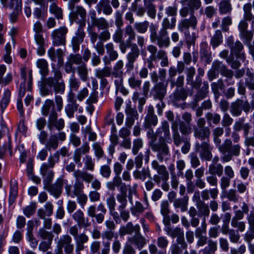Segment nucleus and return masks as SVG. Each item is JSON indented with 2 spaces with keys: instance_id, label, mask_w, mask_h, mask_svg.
<instances>
[{
  "instance_id": "680f3d73",
  "label": "nucleus",
  "mask_w": 254,
  "mask_h": 254,
  "mask_svg": "<svg viewBox=\"0 0 254 254\" xmlns=\"http://www.w3.org/2000/svg\"><path fill=\"white\" fill-rule=\"evenodd\" d=\"M128 84L130 87L133 89L140 88L142 81L138 79L134 74L131 75L128 78Z\"/></svg>"
},
{
  "instance_id": "4468645a",
  "label": "nucleus",
  "mask_w": 254,
  "mask_h": 254,
  "mask_svg": "<svg viewBox=\"0 0 254 254\" xmlns=\"http://www.w3.org/2000/svg\"><path fill=\"white\" fill-rule=\"evenodd\" d=\"M67 32V28L64 27L54 30L52 33L53 45L59 46L65 45Z\"/></svg>"
},
{
  "instance_id": "dca6fc26",
  "label": "nucleus",
  "mask_w": 254,
  "mask_h": 254,
  "mask_svg": "<svg viewBox=\"0 0 254 254\" xmlns=\"http://www.w3.org/2000/svg\"><path fill=\"white\" fill-rule=\"evenodd\" d=\"M64 180L62 178L57 179L53 184L50 183L44 186V188L55 197H59L62 192Z\"/></svg>"
},
{
  "instance_id": "a19ab883",
  "label": "nucleus",
  "mask_w": 254,
  "mask_h": 254,
  "mask_svg": "<svg viewBox=\"0 0 254 254\" xmlns=\"http://www.w3.org/2000/svg\"><path fill=\"white\" fill-rule=\"evenodd\" d=\"M232 9L229 0H222L219 4V11L221 14L230 13Z\"/></svg>"
},
{
  "instance_id": "c9c22d12",
  "label": "nucleus",
  "mask_w": 254,
  "mask_h": 254,
  "mask_svg": "<svg viewBox=\"0 0 254 254\" xmlns=\"http://www.w3.org/2000/svg\"><path fill=\"white\" fill-rule=\"evenodd\" d=\"M91 25L99 30H107L110 27L109 22L103 17H99Z\"/></svg>"
},
{
  "instance_id": "4be33fe9",
  "label": "nucleus",
  "mask_w": 254,
  "mask_h": 254,
  "mask_svg": "<svg viewBox=\"0 0 254 254\" xmlns=\"http://www.w3.org/2000/svg\"><path fill=\"white\" fill-rule=\"evenodd\" d=\"M158 123V118L154 114V108L149 106L147 109V113L145 118V127L150 128L152 126H155Z\"/></svg>"
},
{
  "instance_id": "0e129e2a",
  "label": "nucleus",
  "mask_w": 254,
  "mask_h": 254,
  "mask_svg": "<svg viewBox=\"0 0 254 254\" xmlns=\"http://www.w3.org/2000/svg\"><path fill=\"white\" fill-rule=\"evenodd\" d=\"M149 26V22L145 21L143 22H136L134 24V27L135 30L139 33H145Z\"/></svg>"
},
{
  "instance_id": "e2e57ef3",
  "label": "nucleus",
  "mask_w": 254,
  "mask_h": 254,
  "mask_svg": "<svg viewBox=\"0 0 254 254\" xmlns=\"http://www.w3.org/2000/svg\"><path fill=\"white\" fill-rule=\"evenodd\" d=\"M186 42L187 44L188 48H190L191 45L194 46L195 40L197 37V35L195 32L190 33L189 32H187L185 33Z\"/></svg>"
},
{
  "instance_id": "09e8293b",
  "label": "nucleus",
  "mask_w": 254,
  "mask_h": 254,
  "mask_svg": "<svg viewBox=\"0 0 254 254\" xmlns=\"http://www.w3.org/2000/svg\"><path fill=\"white\" fill-rule=\"evenodd\" d=\"M105 48L111 61H115L118 58V53L114 50V46L112 43L110 42L106 44Z\"/></svg>"
},
{
  "instance_id": "0eeeda50",
  "label": "nucleus",
  "mask_w": 254,
  "mask_h": 254,
  "mask_svg": "<svg viewBox=\"0 0 254 254\" xmlns=\"http://www.w3.org/2000/svg\"><path fill=\"white\" fill-rule=\"evenodd\" d=\"M107 212L104 204L99 203L97 207L95 205H90L88 206L86 210L87 215L91 218H95L98 224L102 223L104 220V214Z\"/></svg>"
},
{
  "instance_id": "aec40b11",
  "label": "nucleus",
  "mask_w": 254,
  "mask_h": 254,
  "mask_svg": "<svg viewBox=\"0 0 254 254\" xmlns=\"http://www.w3.org/2000/svg\"><path fill=\"white\" fill-rule=\"evenodd\" d=\"M125 113L127 115L125 125L128 128H130L134 125L135 120L138 119V114L136 109L130 107L126 109Z\"/></svg>"
},
{
  "instance_id": "412c9836",
  "label": "nucleus",
  "mask_w": 254,
  "mask_h": 254,
  "mask_svg": "<svg viewBox=\"0 0 254 254\" xmlns=\"http://www.w3.org/2000/svg\"><path fill=\"white\" fill-rule=\"evenodd\" d=\"M40 174L43 177L44 186L52 183L54 177V172L47 167L46 163H43L40 169Z\"/></svg>"
},
{
  "instance_id": "f03ea898",
  "label": "nucleus",
  "mask_w": 254,
  "mask_h": 254,
  "mask_svg": "<svg viewBox=\"0 0 254 254\" xmlns=\"http://www.w3.org/2000/svg\"><path fill=\"white\" fill-rule=\"evenodd\" d=\"M213 140L219 151L222 154L221 159L224 162L230 161L233 156H238L240 154L241 146L239 144L233 145L230 139H226L221 144L219 137H213Z\"/></svg>"
},
{
  "instance_id": "423d86ee",
  "label": "nucleus",
  "mask_w": 254,
  "mask_h": 254,
  "mask_svg": "<svg viewBox=\"0 0 254 254\" xmlns=\"http://www.w3.org/2000/svg\"><path fill=\"white\" fill-rule=\"evenodd\" d=\"M182 8L180 10V14L183 17H186L189 13L193 14L195 10L201 6V0H180Z\"/></svg>"
},
{
  "instance_id": "c85d7f7f",
  "label": "nucleus",
  "mask_w": 254,
  "mask_h": 254,
  "mask_svg": "<svg viewBox=\"0 0 254 254\" xmlns=\"http://www.w3.org/2000/svg\"><path fill=\"white\" fill-rule=\"evenodd\" d=\"M171 128L173 134L172 137L174 144L177 146H179L185 140L182 139L180 133L178 131V125L176 122H172Z\"/></svg>"
},
{
  "instance_id": "c03bdc74",
  "label": "nucleus",
  "mask_w": 254,
  "mask_h": 254,
  "mask_svg": "<svg viewBox=\"0 0 254 254\" xmlns=\"http://www.w3.org/2000/svg\"><path fill=\"white\" fill-rule=\"evenodd\" d=\"M1 4L5 8H13L18 9L22 5V0H9L7 2V0H0Z\"/></svg>"
},
{
  "instance_id": "864d4df0",
  "label": "nucleus",
  "mask_w": 254,
  "mask_h": 254,
  "mask_svg": "<svg viewBox=\"0 0 254 254\" xmlns=\"http://www.w3.org/2000/svg\"><path fill=\"white\" fill-rule=\"evenodd\" d=\"M208 87L209 85L208 82L204 81L203 83L202 87L199 91H198L196 95L195 100L196 102H198L199 100L202 99L206 96L208 91Z\"/></svg>"
},
{
  "instance_id": "58836bf2",
  "label": "nucleus",
  "mask_w": 254,
  "mask_h": 254,
  "mask_svg": "<svg viewBox=\"0 0 254 254\" xmlns=\"http://www.w3.org/2000/svg\"><path fill=\"white\" fill-rule=\"evenodd\" d=\"M189 197L185 196L182 198L175 199L174 206L175 208H180L182 212H185L188 209Z\"/></svg>"
},
{
  "instance_id": "4d7b16f0",
  "label": "nucleus",
  "mask_w": 254,
  "mask_h": 254,
  "mask_svg": "<svg viewBox=\"0 0 254 254\" xmlns=\"http://www.w3.org/2000/svg\"><path fill=\"white\" fill-rule=\"evenodd\" d=\"M124 66V62L122 60L118 61L113 67L112 74L114 77L122 76L123 73L122 69Z\"/></svg>"
},
{
  "instance_id": "f3484780",
  "label": "nucleus",
  "mask_w": 254,
  "mask_h": 254,
  "mask_svg": "<svg viewBox=\"0 0 254 254\" xmlns=\"http://www.w3.org/2000/svg\"><path fill=\"white\" fill-rule=\"evenodd\" d=\"M197 23L196 17L193 14H190V17L189 18L183 19L178 25V29L181 32L185 30H188L190 27L195 29Z\"/></svg>"
},
{
  "instance_id": "b1692460",
  "label": "nucleus",
  "mask_w": 254,
  "mask_h": 254,
  "mask_svg": "<svg viewBox=\"0 0 254 254\" xmlns=\"http://www.w3.org/2000/svg\"><path fill=\"white\" fill-rule=\"evenodd\" d=\"M140 232V226L138 224L133 225L131 222H128L125 226H122L119 230V234L121 236L126 234L131 235L133 232L135 234Z\"/></svg>"
},
{
  "instance_id": "4c0bfd02",
  "label": "nucleus",
  "mask_w": 254,
  "mask_h": 254,
  "mask_svg": "<svg viewBox=\"0 0 254 254\" xmlns=\"http://www.w3.org/2000/svg\"><path fill=\"white\" fill-rule=\"evenodd\" d=\"M46 148L50 151L52 149H56L59 145V141L57 134H52L45 144Z\"/></svg>"
},
{
  "instance_id": "774afa93",
  "label": "nucleus",
  "mask_w": 254,
  "mask_h": 254,
  "mask_svg": "<svg viewBox=\"0 0 254 254\" xmlns=\"http://www.w3.org/2000/svg\"><path fill=\"white\" fill-rule=\"evenodd\" d=\"M247 78H245V85L251 90H254V74L250 71L247 72Z\"/></svg>"
},
{
  "instance_id": "2f4dec72",
  "label": "nucleus",
  "mask_w": 254,
  "mask_h": 254,
  "mask_svg": "<svg viewBox=\"0 0 254 254\" xmlns=\"http://www.w3.org/2000/svg\"><path fill=\"white\" fill-rule=\"evenodd\" d=\"M251 128V126L249 123L245 124L243 119H240L238 121H236L233 126V129L235 131H240L241 129H243L244 135L245 134L247 131L249 132Z\"/></svg>"
},
{
  "instance_id": "f257e3e1",
  "label": "nucleus",
  "mask_w": 254,
  "mask_h": 254,
  "mask_svg": "<svg viewBox=\"0 0 254 254\" xmlns=\"http://www.w3.org/2000/svg\"><path fill=\"white\" fill-rule=\"evenodd\" d=\"M53 72L54 78L49 77L43 78L41 82V92L43 96H46L50 94L51 90L48 88L53 87L54 91L56 94H63L65 91V84L62 78L61 72L58 69L53 68Z\"/></svg>"
},
{
  "instance_id": "bf43d9fd",
  "label": "nucleus",
  "mask_w": 254,
  "mask_h": 254,
  "mask_svg": "<svg viewBox=\"0 0 254 254\" xmlns=\"http://www.w3.org/2000/svg\"><path fill=\"white\" fill-rule=\"evenodd\" d=\"M187 96V92L184 88H177L173 95L174 99L176 101L185 100Z\"/></svg>"
},
{
  "instance_id": "6e6552de",
  "label": "nucleus",
  "mask_w": 254,
  "mask_h": 254,
  "mask_svg": "<svg viewBox=\"0 0 254 254\" xmlns=\"http://www.w3.org/2000/svg\"><path fill=\"white\" fill-rule=\"evenodd\" d=\"M151 165L152 168L157 173V174L153 176V180L157 184H160L161 181H168L169 174L165 166L160 165L156 160H153Z\"/></svg>"
},
{
  "instance_id": "72a5a7b5",
  "label": "nucleus",
  "mask_w": 254,
  "mask_h": 254,
  "mask_svg": "<svg viewBox=\"0 0 254 254\" xmlns=\"http://www.w3.org/2000/svg\"><path fill=\"white\" fill-rule=\"evenodd\" d=\"M48 55L51 60L54 62L56 61L58 58L60 62L63 61V57L64 55L63 51L61 49H58L56 51L54 48L51 47L48 51Z\"/></svg>"
},
{
  "instance_id": "603ef678",
  "label": "nucleus",
  "mask_w": 254,
  "mask_h": 254,
  "mask_svg": "<svg viewBox=\"0 0 254 254\" xmlns=\"http://www.w3.org/2000/svg\"><path fill=\"white\" fill-rule=\"evenodd\" d=\"M201 58L208 64H209L211 60L212 57L211 53L207 49V44L205 43L202 44L201 48L200 51Z\"/></svg>"
},
{
  "instance_id": "473e14b6",
  "label": "nucleus",
  "mask_w": 254,
  "mask_h": 254,
  "mask_svg": "<svg viewBox=\"0 0 254 254\" xmlns=\"http://www.w3.org/2000/svg\"><path fill=\"white\" fill-rule=\"evenodd\" d=\"M36 65L40 69V73L42 76V78H46V76L49 73L48 62L45 59H39L36 62Z\"/></svg>"
},
{
  "instance_id": "a18cd8bd",
  "label": "nucleus",
  "mask_w": 254,
  "mask_h": 254,
  "mask_svg": "<svg viewBox=\"0 0 254 254\" xmlns=\"http://www.w3.org/2000/svg\"><path fill=\"white\" fill-rule=\"evenodd\" d=\"M127 188H122L120 190V193L117 195L118 201L121 203L119 207H126L127 206Z\"/></svg>"
},
{
  "instance_id": "a211bd4d",
  "label": "nucleus",
  "mask_w": 254,
  "mask_h": 254,
  "mask_svg": "<svg viewBox=\"0 0 254 254\" xmlns=\"http://www.w3.org/2000/svg\"><path fill=\"white\" fill-rule=\"evenodd\" d=\"M96 9L99 14L102 12L106 15H111L113 11L110 0H100L96 5Z\"/></svg>"
},
{
  "instance_id": "c756f323",
  "label": "nucleus",
  "mask_w": 254,
  "mask_h": 254,
  "mask_svg": "<svg viewBox=\"0 0 254 254\" xmlns=\"http://www.w3.org/2000/svg\"><path fill=\"white\" fill-rule=\"evenodd\" d=\"M21 71V78L23 80V81L21 83H24L26 84L27 82V90H31L32 82V71L31 70H29L28 72V77H27V72L25 67H22L20 69Z\"/></svg>"
},
{
  "instance_id": "6ab92c4d",
  "label": "nucleus",
  "mask_w": 254,
  "mask_h": 254,
  "mask_svg": "<svg viewBox=\"0 0 254 254\" xmlns=\"http://www.w3.org/2000/svg\"><path fill=\"white\" fill-rule=\"evenodd\" d=\"M152 42H157V45L159 48L168 47L170 45V41L168 31L160 30L157 37Z\"/></svg>"
},
{
  "instance_id": "79ce46f5",
  "label": "nucleus",
  "mask_w": 254,
  "mask_h": 254,
  "mask_svg": "<svg viewBox=\"0 0 254 254\" xmlns=\"http://www.w3.org/2000/svg\"><path fill=\"white\" fill-rule=\"evenodd\" d=\"M147 207L144 206L140 201H136L135 204L130 207V211L132 215L134 216H138L142 213Z\"/></svg>"
},
{
  "instance_id": "49530a36",
  "label": "nucleus",
  "mask_w": 254,
  "mask_h": 254,
  "mask_svg": "<svg viewBox=\"0 0 254 254\" xmlns=\"http://www.w3.org/2000/svg\"><path fill=\"white\" fill-rule=\"evenodd\" d=\"M37 236L43 241L52 242L54 238V235L52 232H49L45 230L44 228H40L37 232Z\"/></svg>"
},
{
  "instance_id": "e433bc0d",
  "label": "nucleus",
  "mask_w": 254,
  "mask_h": 254,
  "mask_svg": "<svg viewBox=\"0 0 254 254\" xmlns=\"http://www.w3.org/2000/svg\"><path fill=\"white\" fill-rule=\"evenodd\" d=\"M77 72L80 79L83 82H86L89 79L88 70L85 64H82L77 66Z\"/></svg>"
},
{
  "instance_id": "5701e85b",
  "label": "nucleus",
  "mask_w": 254,
  "mask_h": 254,
  "mask_svg": "<svg viewBox=\"0 0 254 254\" xmlns=\"http://www.w3.org/2000/svg\"><path fill=\"white\" fill-rule=\"evenodd\" d=\"M127 240L128 242L134 245L139 250L142 249L146 244L145 238L141 235L140 232L128 237Z\"/></svg>"
},
{
  "instance_id": "9d476101",
  "label": "nucleus",
  "mask_w": 254,
  "mask_h": 254,
  "mask_svg": "<svg viewBox=\"0 0 254 254\" xmlns=\"http://www.w3.org/2000/svg\"><path fill=\"white\" fill-rule=\"evenodd\" d=\"M150 147L153 151L158 152L157 157L160 162H163L164 157L169 154V147L163 139H159L158 143L152 142L150 144Z\"/></svg>"
},
{
  "instance_id": "69168bd1",
  "label": "nucleus",
  "mask_w": 254,
  "mask_h": 254,
  "mask_svg": "<svg viewBox=\"0 0 254 254\" xmlns=\"http://www.w3.org/2000/svg\"><path fill=\"white\" fill-rule=\"evenodd\" d=\"M196 205L200 214L204 216V218L209 215L210 210L209 206L203 201H199V203L196 204Z\"/></svg>"
},
{
  "instance_id": "ddd939ff",
  "label": "nucleus",
  "mask_w": 254,
  "mask_h": 254,
  "mask_svg": "<svg viewBox=\"0 0 254 254\" xmlns=\"http://www.w3.org/2000/svg\"><path fill=\"white\" fill-rule=\"evenodd\" d=\"M57 247L64 248L66 254H72L73 252L74 245L71 237L68 234L62 235L57 242Z\"/></svg>"
},
{
  "instance_id": "13d9d810",
  "label": "nucleus",
  "mask_w": 254,
  "mask_h": 254,
  "mask_svg": "<svg viewBox=\"0 0 254 254\" xmlns=\"http://www.w3.org/2000/svg\"><path fill=\"white\" fill-rule=\"evenodd\" d=\"M176 19L175 17H173L171 19V22L168 18H164L162 22V28L160 30L167 31L168 29H173L176 26Z\"/></svg>"
},
{
  "instance_id": "1a4fd4ad",
  "label": "nucleus",
  "mask_w": 254,
  "mask_h": 254,
  "mask_svg": "<svg viewBox=\"0 0 254 254\" xmlns=\"http://www.w3.org/2000/svg\"><path fill=\"white\" fill-rule=\"evenodd\" d=\"M227 44L232 54L235 55L238 59L242 61L245 59V55L243 52L244 46L241 42L237 41L234 42L233 38L230 37L227 40Z\"/></svg>"
},
{
  "instance_id": "37998d69",
  "label": "nucleus",
  "mask_w": 254,
  "mask_h": 254,
  "mask_svg": "<svg viewBox=\"0 0 254 254\" xmlns=\"http://www.w3.org/2000/svg\"><path fill=\"white\" fill-rule=\"evenodd\" d=\"M209 173L220 177L223 172V166L221 164H210L208 167Z\"/></svg>"
},
{
  "instance_id": "8fccbe9b",
  "label": "nucleus",
  "mask_w": 254,
  "mask_h": 254,
  "mask_svg": "<svg viewBox=\"0 0 254 254\" xmlns=\"http://www.w3.org/2000/svg\"><path fill=\"white\" fill-rule=\"evenodd\" d=\"M111 74V68L108 66L102 69H97L95 70V73L96 77L100 79H103L105 77H109Z\"/></svg>"
},
{
  "instance_id": "a878e982",
  "label": "nucleus",
  "mask_w": 254,
  "mask_h": 254,
  "mask_svg": "<svg viewBox=\"0 0 254 254\" xmlns=\"http://www.w3.org/2000/svg\"><path fill=\"white\" fill-rule=\"evenodd\" d=\"M106 187L112 191L115 190L116 187L119 188L120 190H121L122 188H127L126 184L123 183L121 178L118 176H115L112 181L108 182L106 183Z\"/></svg>"
},
{
  "instance_id": "cd10ccee",
  "label": "nucleus",
  "mask_w": 254,
  "mask_h": 254,
  "mask_svg": "<svg viewBox=\"0 0 254 254\" xmlns=\"http://www.w3.org/2000/svg\"><path fill=\"white\" fill-rule=\"evenodd\" d=\"M242 104L243 100L239 99H237L231 104L230 112L233 117H238L241 115Z\"/></svg>"
},
{
  "instance_id": "2eb2a0df",
  "label": "nucleus",
  "mask_w": 254,
  "mask_h": 254,
  "mask_svg": "<svg viewBox=\"0 0 254 254\" xmlns=\"http://www.w3.org/2000/svg\"><path fill=\"white\" fill-rule=\"evenodd\" d=\"M168 82H159L155 84L151 90V94L155 99L162 101L167 94Z\"/></svg>"
},
{
  "instance_id": "9b49d317",
  "label": "nucleus",
  "mask_w": 254,
  "mask_h": 254,
  "mask_svg": "<svg viewBox=\"0 0 254 254\" xmlns=\"http://www.w3.org/2000/svg\"><path fill=\"white\" fill-rule=\"evenodd\" d=\"M57 113L55 110L52 111L49 115L48 120V128L50 130H52L54 127L58 130H62L65 126L64 121L63 119H58Z\"/></svg>"
},
{
  "instance_id": "5fc2aeb1",
  "label": "nucleus",
  "mask_w": 254,
  "mask_h": 254,
  "mask_svg": "<svg viewBox=\"0 0 254 254\" xmlns=\"http://www.w3.org/2000/svg\"><path fill=\"white\" fill-rule=\"evenodd\" d=\"M157 59L160 60V65L162 67L168 66L169 60L167 53L163 50H159L157 54Z\"/></svg>"
},
{
  "instance_id": "6e6d98bb",
  "label": "nucleus",
  "mask_w": 254,
  "mask_h": 254,
  "mask_svg": "<svg viewBox=\"0 0 254 254\" xmlns=\"http://www.w3.org/2000/svg\"><path fill=\"white\" fill-rule=\"evenodd\" d=\"M110 139L111 143L109 147L108 151L109 154L112 155L115 153V146L119 143V137L117 135V133H111V134L110 137Z\"/></svg>"
},
{
  "instance_id": "de8ad7c7",
  "label": "nucleus",
  "mask_w": 254,
  "mask_h": 254,
  "mask_svg": "<svg viewBox=\"0 0 254 254\" xmlns=\"http://www.w3.org/2000/svg\"><path fill=\"white\" fill-rule=\"evenodd\" d=\"M133 176L135 179L144 181L147 177H150V173L148 170L143 168L141 171L134 170L133 172Z\"/></svg>"
},
{
  "instance_id": "f704fd0d",
  "label": "nucleus",
  "mask_w": 254,
  "mask_h": 254,
  "mask_svg": "<svg viewBox=\"0 0 254 254\" xmlns=\"http://www.w3.org/2000/svg\"><path fill=\"white\" fill-rule=\"evenodd\" d=\"M242 210H236L234 211V216L232 220H241L244 218V214H247L249 211V207L248 204L243 202L241 207Z\"/></svg>"
},
{
  "instance_id": "393cba45",
  "label": "nucleus",
  "mask_w": 254,
  "mask_h": 254,
  "mask_svg": "<svg viewBox=\"0 0 254 254\" xmlns=\"http://www.w3.org/2000/svg\"><path fill=\"white\" fill-rule=\"evenodd\" d=\"M72 217L80 226H82L84 228H87L89 227L91 225L90 223L88 222V218H87L86 221H85L84 213L80 209H78L74 212L73 214Z\"/></svg>"
},
{
  "instance_id": "f8f14e48",
  "label": "nucleus",
  "mask_w": 254,
  "mask_h": 254,
  "mask_svg": "<svg viewBox=\"0 0 254 254\" xmlns=\"http://www.w3.org/2000/svg\"><path fill=\"white\" fill-rule=\"evenodd\" d=\"M195 150L199 152L201 159L206 161H210L212 158L211 153L212 147L207 141H203L201 143L196 142L195 145Z\"/></svg>"
},
{
  "instance_id": "338daca9",
  "label": "nucleus",
  "mask_w": 254,
  "mask_h": 254,
  "mask_svg": "<svg viewBox=\"0 0 254 254\" xmlns=\"http://www.w3.org/2000/svg\"><path fill=\"white\" fill-rule=\"evenodd\" d=\"M37 205L36 203L31 202L29 205L26 206L23 209V214L27 217H30L33 215L36 209Z\"/></svg>"
},
{
  "instance_id": "39448f33",
  "label": "nucleus",
  "mask_w": 254,
  "mask_h": 254,
  "mask_svg": "<svg viewBox=\"0 0 254 254\" xmlns=\"http://www.w3.org/2000/svg\"><path fill=\"white\" fill-rule=\"evenodd\" d=\"M68 8L70 11L69 17L72 22H75L79 25L84 23L85 25L86 10L83 6L74 5L68 6Z\"/></svg>"
},
{
  "instance_id": "052dcab7",
  "label": "nucleus",
  "mask_w": 254,
  "mask_h": 254,
  "mask_svg": "<svg viewBox=\"0 0 254 254\" xmlns=\"http://www.w3.org/2000/svg\"><path fill=\"white\" fill-rule=\"evenodd\" d=\"M107 204L109 208L110 213L112 215L115 216L116 214H118L117 212H115L116 203L114 194L111 195L107 198Z\"/></svg>"
},
{
  "instance_id": "ea45409f",
  "label": "nucleus",
  "mask_w": 254,
  "mask_h": 254,
  "mask_svg": "<svg viewBox=\"0 0 254 254\" xmlns=\"http://www.w3.org/2000/svg\"><path fill=\"white\" fill-rule=\"evenodd\" d=\"M140 55V51L136 44L131 45L130 52L127 56V61L135 62Z\"/></svg>"
},
{
  "instance_id": "3c124183",
  "label": "nucleus",
  "mask_w": 254,
  "mask_h": 254,
  "mask_svg": "<svg viewBox=\"0 0 254 254\" xmlns=\"http://www.w3.org/2000/svg\"><path fill=\"white\" fill-rule=\"evenodd\" d=\"M222 35L220 30H217L211 39L210 43L213 48L218 47L222 42Z\"/></svg>"
},
{
  "instance_id": "7ed1b4c3",
  "label": "nucleus",
  "mask_w": 254,
  "mask_h": 254,
  "mask_svg": "<svg viewBox=\"0 0 254 254\" xmlns=\"http://www.w3.org/2000/svg\"><path fill=\"white\" fill-rule=\"evenodd\" d=\"M226 77V82L228 85H233L234 81L232 80L234 75L233 71L228 69L226 66L220 61H214L211 69L207 73L208 79L210 81L218 77L219 73Z\"/></svg>"
},
{
  "instance_id": "20e7f679",
  "label": "nucleus",
  "mask_w": 254,
  "mask_h": 254,
  "mask_svg": "<svg viewBox=\"0 0 254 254\" xmlns=\"http://www.w3.org/2000/svg\"><path fill=\"white\" fill-rule=\"evenodd\" d=\"M73 175L76 180L73 186L74 189L73 192L74 195L81 193L83 189V184L82 182H80L79 181L80 179L87 183H89L94 178L93 175L88 173L86 171H81L79 170L74 171Z\"/></svg>"
},
{
  "instance_id": "bb28decb",
  "label": "nucleus",
  "mask_w": 254,
  "mask_h": 254,
  "mask_svg": "<svg viewBox=\"0 0 254 254\" xmlns=\"http://www.w3.org/2000/svg\"><path fill=\"white\" fill-rule=\"evenodd\" d=\"M161 132L163 133V136H161L160 139H163V140L167 141L171 140L169 125L167 121L162 123L161 127L158 129L157 135H159Z\"/></svg>"
},
{
  "instance_id": "7c9ffc66",
  "label": "nucleus",
  "mask_w": 254,
  "mask_h": 254,
  "mask_svg": "<svg viewBox=\"0 0 254 254\" xmlns=\"http://www.w3.org/2000/svg\"><path fill=\"white\" fill-rule=\"evenodd\" d=\"M210 135V131L208 127L204 128L195 127L194 128V136L196 138L203 140L208 138Z\"/></svg>"
}]
</instances>
